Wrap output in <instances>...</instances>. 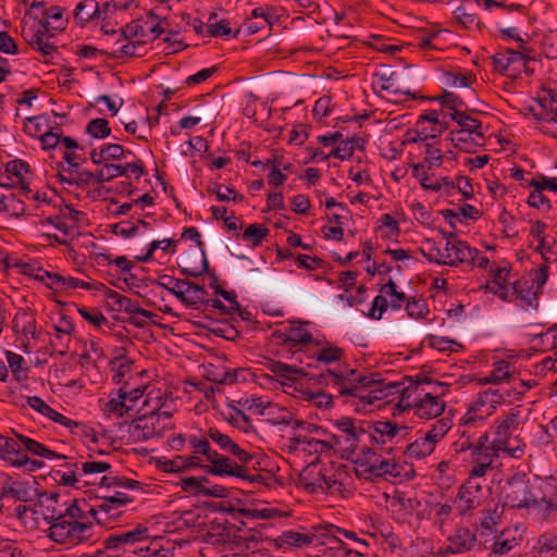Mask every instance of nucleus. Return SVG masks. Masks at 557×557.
<instances>
[{
    "instance_id": "36",
    "label": "nucleus",
    "mask_w": 557,
    "mask_h": 557,
    "mask_svg": "<svg viewBox=\"0 0 557 557\" xmlns=\"http://www.w3.org/2000/svg\"><path fill=\"white\" fill-rule=\"evenodd\" d=\"M44 29H38L36 33L32 35L29 40V45L41 52L44 55H50L55 51V47L49 42L48 40V25L49 22H41Z\"/></svg>"
},
{
    "instance_id": "9",
    "label": "nucleus",
    "mask_w": 557,
    "mask_h": 557,
    "mask_svg": "<svg viewBox=\"0 0 557 557\" xmlns=\"http://www.w3.org/2000/svg\"><path fill=\"white\" fill-rule=\"evenodd\" d=\"M367 428H369L370 431L368 433V441L370 444L377 445H384L397 435L405 438L409 432L408 426L391 420L367 422Z\"/></svg>"
},
{
    "instance_id": "51",
    "label": "nucleus",
    "mask_w": 557,
    "mask_h": 557,
    "mask_svg": "<svg viewBox=\"0 0 557 557\" xmlns=\"http://www.w3.org/2000/svg\"><path fill=\"white\" fill-rule=\"evenodd\" d=\"M355 140L360 141V138L352 137L341 140V143L330 152V156L339 160L351 158L355 152Z\"/></svg>"
},
{
    "instance_id": "31",
    "label": "nucleus",
    "mask_w": 557,
    "mask_h": 557,
    "mask_svg": "<svg viewBox=\"0 0 557 557\" xmlns=\"http://www.w3.org/2000/svg\"><path fill=\"white\" fill-rule=\"evenodd\" d=\"M29 172V165L21 160V159H15V160H12V161H9L7 164H5V177L8 181H12L13 178L12 177H15L16 178V184H20L21 185V188L25 191V193H28L29 191V188H28V183L26 181V177H25V174Z\"/></svg>"
},
{
    "instance_id": "24",
    "label": "nucleus",
    "mask_w": 557,
    "mask_h": 557,
    "mask_svg": "<svg viewBox=\"0 0 557 557\" xmlns=\"http://www.w3.org/2000/svg\"><path fill=\"white\" fill-rule=\"evenodd\" d=\"M0 497L27 503L33 499L29 483L8 478L2 485Z\"/></svg>"
},
{
    "instance_id": "16",
    "label": "nucleus",
    "mask_w": 557,
    "mask_h": 557,
    "mask_svg": "<svg viewBox=\"0 0 557 557\" xmlns=\"http://www.w3.org/2000/svg\"><path fill=\"white\" fill-rule=\"evenodd\" d=\"M494 69L504 74L506 71L520 72L522 67L527 66V63L532 58L527 57L520 51L512 49H506L504 52H498L492 57Z\"/></svg>"
},
{
    "instance_id": "64",
    "label": "nucleus",
    "mask_w": 557,
    "mask_h": 557,
    "mask_svg": "<svg viewBox=\"0 0 557 557\" xmlns=\"http://www.w3.org/2000/svg\"><path fill=\"white\" fill-rule=\"evenodd\" d=\"M476 446V440L472 437L466 430L460 432L459 438L454 443V449L456 453H465L467 450L473 453Z\"/></svg>"
},
{
    "instance_id": "23",
    "label": "nucleus",
    "mask_w": 557,
    "mask_h": 557,
    "mask_svg": "<svg viewBox=\"0 0 557 557\" xmlns=\"http://www.w3.org/2000/svg\"><path fill=\"white\" fill-rule=\"evenodd\" d=\"M383 457L373 448L368 447L367 443L360 447V455L356 463L363 468L362 472L368 474L366 478H375L376 472L380 471Z\"/></svg>"
},
{
    "instance_id": "38",
    "label": "nucleus",
    "mask_w": 557,
    "mask_h": 557,
    "mask_svg": "<svg viewBox=\"0 0 557 557\" xmlns=\"http://www.w3.org/2000/svg\"><path fill=\"white\" fill-rule=\"evenodd\" d=\"M434 449L435 446L424 435H421L407 446L405 455L408 458L423 459L430 456Z\"/></svg>"
},
{
    "instance_id": "33",
    "label": "nucleus",
    "mask_w": 557,
    "mask_h": 557,
    "mask_svg": "<svg viewBox=\"0 0 557 557\" xmlns=\"http://www.w3.org/2000/svg\"><path fill=\"white\" fill-rule=\"evenodd\" d=\"M512 289L513 294L524 301L527 306L532 307L534 310L539 308L537 294L534 292V285L532 282L518 280L513 283Z\"/></svg>"
},
{
    "instance_id": "19",
    "label": "nucleus",
    "mask_w": 557,
    "mask_h": 557,
    "mask_svg": "<svg viewBox=\"0 0 557 557\" xmlns=\"http://www.w3.org/2000/svg\"><path fill=\"white\" fill-rule=\"evenodd\" d=\"M375 76L379 79V86L381 90H385L391 94V101L397 103L403 102L401 96H405L406 99H416L417 96L410 90L403 91L395 84V72H392L389 69H385L383 72L375 73Z\"/></svg>"
},
{
    "instance_id": "59",
    "label": "nucleus",
    "mask_w": 557,
    "mask_h": 557,
    "mask_svg": "<svg viewBox=\"0 0 557 557\" xmlns=\"http://www.w3.org/2000/svg\"><path fill=\"white\" fill-rule=\"evenodd\" d=\"M45 223L53 225L63 234V236H72L75 231L74 225H70L69 223L65 222V213L50 215L41 221V224Z\"/></svg>"
},
{
    "instance_id": "50",
    "label": "nucleus",
    "mask_w": 557,
    "mask_h": 557,
    "mask_svg": "<svg viewBox=\"0 0 557 557\" xmlns=\"http://www.w3.org/2000/svg\"><path fill=\"white\" fill-rule=\"evenodd\" d=\"M228 511L238 512L240 516L251 519H273L280 516V511L276 508H264V509H234L231 508Z\"/></svg>"
},
{
    "instance_id": "5",
    "label": "nucleus",
    "mask_w": 557,
    "mask_h": 557,
    "mask_svg": "<svg viewBox=\"0 0 557 557\" xmlns=\"http://www.w3.org/2000/svg\"><path fill=\"white\" fill-rule=\"evenodd\" d=\"M490 435L487 432L481 434L476 438V446L473 453H471L472 468L469 471V475L482 479L488 471L493 469L495 459L499 456V450L488 442Z\"/></svg>"
},
{
    "instance_id": "7",
    "label": "nucleus",
    "mask_w": 557,
    "mask_h": 557,
    "mask_svg": "<svg viewBox=\"0 0 557 557\" xmlns=\"http://www.w3.org/2000/svg\"><path fill=\"white\" fill-rule=\"evenodd\" d=\"M335 426L343 433V435H337L342 441L339 447L354 453L358 448L360 449V444L364 445L368 442V433L370 431L364 421L355 420L352 418H342L335 421Z\"/></svg>"
},
{
    "instance_id": "40",
    "label": "nucleus",
    "mask_w": 557,
    "mask_h": 557,
    "mask_svg": "<svg viewBox=\"0 0 557 557\" xmlns=\"http://www.w3.org/2000/svg\"><path fill=\"white\" fill-rule=\"evenodd\" d=\"M449 418H441L431 424L430 429L423 434L434 446L440 443L451 429Z\"/></svg>"
},
{
    "instance_id": "8",
    "label": "nucleus",
    "mask_w": 557,
    "mask_h": 557,
    "mask_svg": "<svg viewBox=\"0 0 557 557\" xmlns=\"http://www.w3.org/2000/svg\"><path fill=\"white\" fill-rule=\"evenodd\" d=\"M307 476L304 478V487L309 493L339 491L342 483L336 479L332 468H319L312 463Z\"/></svg>"
},
{
    "instance_id": "3",
    "label": "nucleus",
    "mask_w": 557,
    "mask_h": 557,
    "mask_svg": "<svg viewBox=\"0 0 557 557\" xmlns=\"http://www.w3.org/2000/svg\"><path fill=\"white\" fill-rule=\"evenodd\" d=\"M520 424V411L511 409L509 412L498 417L494 422L493 441L494 447L512 458H521L524 454V444H518L515 447L509 445L513 432Z\"/></svg>"
},
{
    "instance_id": "12",
    "label": "nucleus",
    "mask_w": 557,
    "mask_h": 557,
    "mask_svg": "<svg viewBox=\"0 0 557 557\" xmlns=\"http://www.w3.org/2000/svg\"><path fill=\"white\" fill-rule=\"evenodd\" d=\"M208 461L210 465L202 466V469L208 474L216 476L228 475L235 478H245L246 475V466L238 465L227 456L221 455L218 451L211 454Z\"/></svg>"
},
{
    "instance_id": "17",
    "label": "nucleus",
    "mask_w": 557,
    "mask_h": 557,
    "mask_svg": "<svg viewBox=\"0 0 557 557\" xmlns=\"http://www.w3.org/2000/svg\"><path fill=\"white\" fill-rule=\"evenodd\" d=\"M290 442L293 443L292 448L296 449L297 446L304 445V450H308L309 453H324L342 445L341 437L335 434H332L330 440L313 438L309 437L307 434H297L290 437Z\"/></svg>"
},
{
    "instance_id": "13",
    "label": "nucleus",
    "mask_w": 557,
    "mask_h": 557,
    "mask_svg": "<svg viewBox=\"0 0 557 557\" xmlns=\"http://www.w3.org/2000/svg\"><path fill=\"white\" fill-rule=\"evenodd\" d=\"M89 512L98 524L107 527L112 521L117 520L125 510L123 509V500L109 499L102 496L99 504L89 507Z\"/></svg>"
},
{
    "instance_id": "11",
    "label": "nucleus",
    "mask_w": 557,
    "mask_h": 557,
    "mask_svg": "<svg viewBox=\"0 0 557 557\" xmlns=\"http://www.w3.org/2000/svg\"><path fill=\"white\" fill-rule=\"evenodd\" d=\"M503 401L504 396L499 393L498 389L488 388L480 393L478 399L473 403L472 406H470L465 418L462 419L463 425H468L478 419H483V414H479V412H482L484 407H486V409L483 413L488 416Z\"/></svg>"
},
{
    "instance_id": "35",
    "label": "nucleus",
    "mask_w": 557,
    "mask_h": 557,
    "mask_svg": "<svg viewBox=\"0 0 557 557\" xmlns=\"http://www.w3.org/2000/svg\"><path fill=\"white\" fill-rule=\"evenodd\" d=\"M274 544L277 547H282L284 545H288L290 547H302L313 544V537H310L308 534H302L295 531H285L281 536L275 539Z\"/></svg>"
},
{
    "instance_id": "26",
    "label": "nucleus",
    "mask_w": 557,
    "mask_h": 557,
    "mask_svg": "<svg viewBox=\"0 0 557 557\" xmlns=\"http://www.w3.org/2000/svg\"><path fill=\"white\" fill-rule=\"evenodd\" d=\"M339 527L334 524L317 525L312 527L311 533L308 535L313 537V543L322 546V548L336 547L334 541H342L338 537Z\"/></svg>"
},
{
    "instance_id": "21",
    "label": "nucleus",
    "mask_w": 557,
    "mask_h": 557,
    "mask_svg": "<svg viewBox=\"0 0 557 557\" xmlns=\"http://www.w3.org/2000/svg\"><path fill=\"white\" fill-rule=\"evenodd\" d=\"M60 498L59 493H39L38 494V506L41 508V515L45 521L49 522L50 525L55 522H61L62 510L57 508Z\"/></svg>"
},
{
    "instance_id": "55",
    "label": "nucleus",
    "mask_w": 557,
    "mask_h": 557,
    "mask_svg": "<svg viewBox=\"0 0 557 557\" xmlns=\"http://www.w3.org/2000/svg\"><path fill=\"white\" fill-rule=\"evenodd\" d=\"M107 409H108L109 412L116 413L120 417L123 416V409L125 410V412H128V411L133 410V406L128 405L125 401V389H124V387H121L117 391V397L116 398H111L107 403Z\"/></svg>"
},
{
    "instance_id": "62",
    "label": "nucleus",
    "mask_w": 557,
    "mask_h": 557,
    "mask_svg": "<svg viewBox=\"0 0 557 557\" xmlns=\"http://www.w3.org/2000/svg\"><path fill=\"white\" fill-rule=\"evenodd\" d=\"M200 262H201L200 268H197V267L191 265L189 261H185V263L187 265L181 267V273L185 276H191V277H198V276L202 275L203 273H210L209 262L206 257V252H205L203 248H201Z\"/></svg>"
},
{
    "instance_id": "56",
    "label": "nucleus",
    "mask_w": 557,
    "mask_h": 557,
    "mask_svg": "<svg viewBox=\"0 0 557 557\" xmlns=\"http://www.w3.org/2000/svg\"><path fill=\"white\" fill-rule=\"evenodd\" d=\"M100 485L106 487L120 486L128 490H136L139 488L140 482L124 476L104 475L101 478Z\"/></svg>"
},
{
    "instance_id": "32",
    "label": "nucleus",
    "mask_w": 557,
    "mask_h": 557,
    "mask_svg": "<svg viewBox=\"0 0 557 557\" xmlns=\"http://www.w3.org/2000/svg\"><path fill=\"white\" fill-rule=\"evenodd\" d=\"M100 5L96 0H83L75 10L74 17L77 24L84 26L86 23L94 18H99Z\"/></svg>"
},
{
    "instance_id": "30",
    "label": "nucleus",
    "mask_w": 557,
    "mask_h": 557,
    "mask_svg": "<svg viewBox=\"0 0 557 557\" xmlns=\"http://www.w3.org/2000/svg\"><path fill=\"white\" fill-rule=\"evenodd\" d=\"M174 282L176 287H186V292H195L198 296H200L202 299H206V296L208 295L207 289L205 286H201L195 282L175 278L170 275H160L158 278L152 280L151 284L157 285L159 287H168L170 283Z\"/></svg>"
},
{
    "instance_id": "29",
    "label": "nucleus",
    "mask_w": 557,
    "mask_h": 557,
    "mask_svg": "<svg viewBox=\"0 0 557 557\" xmlns=\"http://www.w3.org/2000/svg\"><path fill=\"white\" fill-rule=\"evenodd\" d=\"M14 435L18 440V442L21 444H23L25 449L35 456H39V457L47 458V459H53V458L65 459L66 458V456L58 454V453L49 449L41 443H39L30 437H27L23 434H18L15 432H14Z\"/></svg>"
},
{
    "instance_id": "6",
    "label": "nucleus",
    "mask_w": 557,
    "mask_h": 557,
    "mask_svg": "<svg viewBox=\"0 0 557 557\" xmlns=\"http://www.w3.org/2000/svg\"><path fill=\"white\" fill-rule=\"evenodd\" d=\"M532 484L525 475L515 474L507 481L506 504L511 508L522 509L535 506L537 498L532 493Z\"/></svg>"
},
{
    "instance_id": "37",
    "label": "nucleus",
    "mask_w": 557,
    "mask_h": 557,
    "mask_svg": "<svg viewBox=\"0 0 557 557\" xmlns=\"http://www.w3.org/2000/svg\"><path fill=\"white\" fill-rule=\"evenodd\" d=\"M336 547L321 548L317 557H367L362 550L348 547L343 541H334Z\"/></svg>"
},
{
    "instance_id": "41",
    "label": "nucleus",
    "mask_w": 557,
    "mask_h": 557,
    "mask_svg": "<svg viewBox=\"0 0 557 557\" xmlns=\"http://www.w3.org/2000/svg\"><path fill=\"white\" fill-rule=\"evenodd\" d=\"M312 342V335L304 327L302 323L292 325L288 334L284 339V345L288 347H295L299 344H309Z\"/></svg>"
},
{
    "instance_id": "2",
    "label": "nucleus",
    "mask_w": 557,
    "mask_h": 557,
    "mask_svg": "<svg viewBox=\"0 0 557 557\" xmlns=\"http://www.w3.org/2000/svg\"><path fill=\"white\" fill-rule=\"evenodd\" d=\"M89 505L85 499L73 500L62 511L61 522L52 523L48 536L55 543L69 547L88 542L92 537V522L89 520Z\"/></svg>"
},
{
    "instance_id": "20",
    "label": "nucleus",
    "mask_w": 557,
    "mask_h": 557,
    "mask_svg": "<svg viewBox=\"0 0 557 557\" xmlns=\"http://www.w3.org/2000/svg\"><path fill=\"white\" fill-rule=\"evenodd\" d=\"M148 537V528L138 524L134 530L112 534L104 540L106 549H115L121 545L134 544Z\"/></svg>"
},
{
    "instance_id": "48",
    "label": "nucleus",
    "mask_w": 557,
    "mask_h": 557,
    "mask_svg": "<svg viewBox=\"0 0 557 557\" xmlns=\"http://www.w3.org/2000/svg\"><path fill=\"white\" fill-rule=\"evenodd\" d=\"M444 84L449 87H469L475 79L472 74L462 72H445L443 75Z\"/></svg>"
},
{
    "instance_id": "45",
    "label": "nucleus",
    "mask_w": 557,
    "mask_h": 557,
    "mask_svg": "<svg viewBox=\"0 0 557 557\" xmlns=\"http://www.w3.org/2000/svg\"><path fill=\"white\" fill-rule=\"evenodd\" d=\"M86 133L96 139H103L110 136L111 127L106 119H92L86 125Z\"/></svg>"
},
{
    "instance_id": "28",
    "label": "nucleus",
    "mask_w": 557,
    "mask_h": 557,
    "mask_svg": "<svg viewBox=\"0 0 557 557\" xmlns=\"http://www.w3.org/2000/svg\"><path fill=\"white\" fill-rule=\"evenodd\" d=\"M157 15L150 11L147 15L146 20L139 18L134 20L131 23L126 24L125 27L121 30V37L123 39H146L147 38V32L146 26L149 24V20H156Z\"/></svg>"
},
{
    "instance_id": "42",
    "label": "nucleus",
    "mask_w": 557,
    "mask_h": 557,
    "mask_svg": "<svg viewBox=\"0 0 557 557\" xmlns=\"http://www.w3.org/2000/svg\"><path fill=\"white\" fill-rule=\"evenodd\" d=\"M4 355L14 380L17 382L26 380L28 377V369L23 368V364L25 363L24 358L10 350H7Z\"/></svg>"
},
{
    "instance_id": "53",
    "label": "nucleus",
    "mask_w": 557,
    "mask_h": 557,
    "mask_svg": "<svg viewBox=\"0 0 557 557\" xmlns=\"http://www.w3.org/2000/svg\"><path fill=\"white\" fill-rule=\"evenodd\" d=\"M50 128L47 125V120L44 116L26 117L24 121V131L33 137L40 138V135Z\"/></svg>"
},
{
    "instance_id": "34",
    "label": "nucleus",
    "mask_w": 557,
    "mask_h": 557,
    "mask_svg": "<svg viewBox=\"0 0 557 557\" xmlns=\"http://www.w3.org/2000/svg\"><path fill=\"white\" fill-rule=\"evenodd\" d=\"M450 140L454 146L467 153H474L476 147L482 146L479 138L473 134L462 132V131H451L450 132Z\"/></svg>"
},
{
    "instance_id": "63",
    "label": "nucleus",
    "mask_w": 557,
    "mask_h": 557,
    "mask_svg": "<svg viewBox=\"0 0 557 557\" xmlns=\"http://www.w3.org/2000/svg\"><path fill=\"white\" fill-rule=\"evenodd\" d=\"M54 278L57 280V282H60L59 290H61V292L75 289L78 287L87 289V290H90L92 288L90 283L84 282L79 278H75L72 276H63L62 275V276H54Z\"/></svg>"
},
{
    "instance_id": "15",
    "label": "nucleus",
    "mask_w": 557,
    "mask_h": 557,
    "mask_svg": "<svg viewBox=\"0 0 557 557\" xmlns=\"http://www.w3.org/2000/svg\"><path fill=\"white\" fill-rule=\"evenodd\" d=\"M435 394L436 395H433V392H426L423 398L413 406L416 416L421 419L430 420L443 413L445 410V403L441 399V396L445 394V389Z\"/></svg>"
},
{
    "instance_id": "44",
    "label": "nucleus",
    "mask_w": 557,
    "mask_h": 557,
    "mask_svg": "<svg viewBox=\"0 0 557 557\" xmlns=\"http://www.w3.org/2000/svg\"><path fill=\"white\" fill-rule=\"evenodd\" d=\"M127 44L123 45L120 49L110 54L111 58L121 59L123 57H141V49L147 44V39H129Z\"/></svg>"
},
{
    "instance_id": "1",
    "label": "nucleus",
    "mask_w": 557,
    "mask_h": 557,
    "mask_svg": "<svg viewBox=\"0 0 557 557\" xmlns=\"http://www.w3.org/2000/svg\"><path fill=\"white\" fill-rule=\"evenodd\" d=\"M380 376V373L361 374L345 366L311 375L309 380L319 386H331L339 396H351L366 404H373L375 400L386 398L393 393L392 389L398 388L395 383L383 385Z\"/></svg>"
},
{
    "instance_id": "52",
    "label": "nucleus",
    "mask_w": 557,
    "mask_h": 557,
    "mask_svg": "<svg viewBox=\"0 0 557 557\" xmlns=\"http://www.w3.org/2000/svg\"><path fill=\"white\" fill-rule=\"evenodd\" d=\"M405 309L408 315L414 319L424 318L429 313L428 304L422 297L408 298Z\"/></svg>"
},
{
    "instance_id": "47",
    "label": "nucleus",
    "mask_w": 557,
    "mask_h": 557,
    "mask_svg": "<svg viewBox=\"0 0 557 557\" xmlns=\"http://www.w3.org/2000/svg\"><path fill=\"white\" fill-rule=\"evenodd\" d=\"M433 101H438L444 107H447L451 110V112H455V110H460L461 108H465L466 111H468V108L465 103V101L455 92L444 90L441 95L436 97L429 98Z\"/></svg>"
},
{
    "instance_id": "46",
    "label": "nucleus",
    "mask_w": 557,
    "mask_h": 557,
    "mask_svg": "<svg viewBox=\"0 0 557 557\" xmlns=\"http://www.w3.org/2000/svg\"><path fill=\"white\" fill-rule=\"evenodd\" d=\"M188 444L193 448L194 455H203L206 456L207 460L211 457V454H213L215 450L211 449L208 432L206 435L197 436V435H189Z\"/></svg>"
},
{
    "instance_id": "27",
    "label": "nucleus",
    "mask_w": 557,
    "mask_h": 557,
    "mask_svg": "<svg viewBox=\"0 0 557 557\" xmlns=\"http://www.w3.org/2000/svg\"><path fill=\"white\" fill-rule=\"evenodd\" d=\"M449 117L460 126L459 131L473 134L479 139L484 140L481 121L471 117L462 110H455V112L449 114Z\"/></svg>"
},
{
    "instance_id": "14",
    "label": "nucleus",
    "mask_w": 557,
    "mask_h": 557,
    "mask_svg": "<svg viewBox=\"0 0 557 557\" xmlns=\"http://www.w3.org/2000/svg\"><path fill=\"white\" fill-rule=\"evenodd\" d=\"M264 367L277 376L282 385H292L309 374L301 367L289 366L287 363L268 358Z\"/></svg>"
},
{
    "instance_id": "61",
    "label": "nucleus",
    "mask_w": 557,
    "mask_h": 557,
    "mask_svg": "<svg viewBox=\"0 0 557 557\" xmlns=\"http://www.w3.org/2000/svg\"><path fill=\"white\" fill-rule=\"evenodd\" d=\"M400 470H401L400 465L384 458L383 462H381L380 471L376 472L375 478H383L385 480H391V479L396 480V479L400 478V475H401Z\"/></svg>"
},
{
    "instance_id": "25",
    "label": "nucleus",
    "mask_w": 557,
    "mask_h": 557,
    "mask_svg": "<svg viewBox=\"0 0 557 557\" xmlns=\"http://www.w3.org/2000/svg\"><path fill=\"white\" fill-rule=\"evenodd\" d=\"M449 248L451 253L450 259H448V267H458L461 263L470 264V262H473V257L480 253V250L472 248L467 242L461 239Z\"/></svg>"
},
{
    "instance_id": "57",
    "label": "nucleus",
    "mask_w": 557,
    "mask_h": 557,
    "mask_svg": "<svg viewBox=\"0 0 557 557\" xmlns=\"http://www.w3.org/2000/svg\"><path fill=\"white\" fill-rule=\"evenodd\" d=\"M214 194L219 201L242 202L244 195L237 193L234 188L223 184L214 183Z\"/></svg>"
},
{
    "instance_id": "39",
    "label": "nucleus",
    "mask_w": 557,
    "mask_h": 557,
    "mask_svg": "<svg viewBox=\"0 0 557 557\" xmlns=\"http://www.w3.org/2000/svg\"><path fill=\"white\" fill-rule=\"evenodd\" d=\"M314 359L318 362L330 364L341 361L345 357L343 348L335 346L329 342L314 354Z\"/></svg>"
},
{
    "instance_id": "18",
    "label": "nucleus",
    "mask_w": 557,
    "mask_h": 557,
    "mask_svg": "<svg viewBox=\"0 0 557 557\" xmlns=\"http://www.w3.org/2000/svg\"><path fill=\"white\" fill-rule=\"evenodd\" d=\"M446 552L450 554H462L473 548L476 542L475 534L466 527L457 528L447 539Z\"/></svg>"
},
{
    "instance_id": "54",
    "label": "nucleus",
    "mask_w": 557,
    "mask_h": 557,
    "mask_svg": "<svg viewBox=\"0 0 557 557\" xmlns=\"http://www.w3.org/2000/svg\"><path fill=\"white\" fill-rule=\"evenodd\" d=\"M412 176L417 180H419L420 185L424 189L433 190V191H440L442 189L441 183H429L430 176L424 171V163H416L412 165Z\"/></svg>"
},
{
    "instance_id": "4",
    "label": "nucleus",
    "mask_w": 557,
    "mask_h": 557,
    "mask_svg": "<svg viewBox=\"0 0 557 557\" xmlns=\"http://www.w3.org/2000/svg\"><path fill=\"white\" fill-rule=\"evenodd\" d=\"M486 491L481 484L480 479L469 475L468 479L458 487L454 504L459 516H471L486 498Z\"/></svg>"
},
{
    "instance_id": "49",
    "label": "nucleus",
    "mask_w": 557,
    "mask_h": 557,
    "mask_svg": "<svg viewBox=\"0 0 557 557\" xmlns=\"http://www.w3.org/2000/svg\"><path fill=\"white\" fill-rule=\"evenodd\" d=\"M471 0H468L465 4L458 7L455 12V18L466 28H470L473 25H478L479 21L476 14L471 12L469 5Z\"/></svg>"
},
{
    "instance_id": "58",
    "label": "nucleus",
    "mask_w": 557,
    "mask_h": 557,
    "mask_svg": "<svg viewBox=\"0 0 557 557\" xmlns=\"http://www.w3.org/2000/svg\"><path fill=\"white\" fill-rule=\"evenodd\" d=\"M300 392L306 400L313 401L318 408L327 409L333 405V396L323 392H311L309 389Z\"/></svg>"
},
{
    "instance_id": "10",
    "label": "nucleus",
    "mask_w": 557,
    "mask_h": 557,
    "mask_svg": "<svg viewBox=\"0 0 557 557\" xmlns=\"http://www.w3.org/2000/svg\"><path fill=\"white\" fill-rule=\"evenodd\" d=\"M160 414L154 411L145 413L136 418L129 428V435L134 442H144L152 437H161L162 430L160 428Z\"/></svg>"
},
{
    "instance_id": "60",
    "label": "nucleus",
    "mask_w": 557,
    "mask_h": 557,
    "mask_svg": "<svg viewBox=\"0 0 557 557\" xmlns=\"http://www.w3.org/2000/svg\"><path fill=\"white\" fill-rule=\"evenodd\" d=\"M2 212L10 216L18 218L25 212L24 202L17 199L13 194L7 195Z\"/></svg>"
},
{
    "instance_id": "22",
    "label": "nucleus",
    "mask_w": 557,
    "mask_h": 557,
    "mask_svg": "<svg viewBox=\"0 0 557 557\" xmlns=\"http://www.w3.org/2000/svg\"><path fill=\"white\" fill-rule=\"evenodd\" d=\"M420 252L430 262L448 265V259H450L451 250L446 244L442 247L441 243H436L434 239L428 238L422 243Z\"/></svg>"
},
{
    "instance_id": "43",
    "label": "nucleus",
    "mask_w": 557,
    "mask_h": 557,
    "mask_svg": "<svg viewBox=\"0 0 557 557\" xmlns=\"http://www.w3.org/2000/svg\"><path fill=\"white\" fill-rule=\"evenodd\" d=\"M268 234L269 230L264 225L252 223L246 227L242 235V239L250 243L252 247H258Z\"/></svg>"
}]
</instances>
